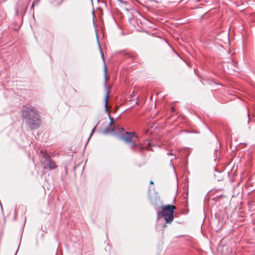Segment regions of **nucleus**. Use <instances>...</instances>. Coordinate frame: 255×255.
<instances>
[{"label":"nucleus","instance_id":"2eb2a0df","mask_svg":"<svg viewBox=\"0 0 255 255\" xmlns=\"http://www.w3.org/2000/svg\"><path fill=\"white\" fill-rule=\"evenodd\" d=\"M165 226V224H163V227H164Z\"/></svg>","mask_w":255,"mask_h":255},{"label":"nucleus","instance_id":"7ed1b4c3","mask_svg":"<svg viewBox=\"0 0 255 255\" xmlns=\"http://www.w3.org/2000/svg\"><path fill=\"white\" fill-rule=\"evenodd\" d=\"M176 207L173 205L162 207V210L157 213V220L163 218L166 223L171 224L173 220V213Z\"/></svg>","mask_w":255,"mask_h":255},{"label":"nucleus","instance_id":"f03ea898","mask_svg":"<svg viewBox=\"0 0 255 255\" xmlns=\"http://www.w3.org/2000/svg\"><path fill=\"white\" fill-rule=\"evenodd\" d=\"M133 137L137 139L138 138V136L136 135L134 132H126L120 137L122 140H124L126 143L129 144L130 148L134 150H135V148L136 147H138L141 149H146L147 150L151 149L152 144L149 140H146L143 144L140 143L138 144L135 140H133Z\"/></svg>","mask_w":255,"mask_h":255},{"label":"nucleus","instance_id":"9b49d317","mask_svg":"<svg viewBox=\"0 0 255 255\" xmlns=\"http://www.w3.org/2000/svg\"><path fill=\"white\" fill-rule=\"evenodd\" d=\"M167 154H168V155H173V154L172 153V152L171 151H169V152H168L167 153Z\"/></svg>","mask_w":255,"mask_h":255},{"label":"nucleus","instance_id":"ddd939ff","mask_svg":"<svg viewBox=\"0 0 255 255\" xmlns=\"http://www.w3.org/2000/svg\"><path fill=\"white\" fill-rule=\"evenodd\" d=\"M170 163H171L172 165H173V159H170Z\"/></svg>","mask_w":255,"mask_h":255},{"label":"nucleus","instance_id":"f8f14e48","mask_svg":"<svg viewBox=\"0 0 255 255\" xmlns=\"http://www.w3.org/2000/svg\"><path fill=\"white\" fill-rule=\"evenodd\" d=\"M113 124H114V123H112V122H110L109 124L108 127H111V126H112L113 125Z\"/></svg>","mask_w":255,"mask_h":255},{"label":"nucleus","instance_id":"423d86ee","mask_svg":"<svg viewBox=\"0 0 255 255\" xmlns=\"http://www.w3.org/2000/svg\"><path fill=\"white\" fill-rule=\"evenodd\" d=\"M109 90H108L107 91V93H106L105 98V108L106 112H107L108 113L109 112L108 108V99H109Z\"/></svg>","mask_w":255,"mask_h":255},{"label":"nucleus","instance_id":"f257e3e1","mask_svg":"<svg viewBox=\"0 0 255 255\" xmlns=\"http://www.w3.org/2000/svg\"><path fill=\"white\" fill-rule=\"evenodd\" d=\"M22 118L30 128H38L41 125L40 116L35 108L31 105L23 106L21 110Z\"/></svg>","mask_w":255,"mask_h":255},{"label":"nucleus","instance_id":"1a4fd4ad","mask_svg":"<svg viewBox=\"0 0 255 255\" xmlns=\"http://www.w3.org/2000/svg\"><path fill=\"white\" fill-rule=\"evenodd\" d=\"M96 128V127H95L91 131V135H90V137L92 135V134H93L94 131H95V129Z\"/></svg>","mask_w":255,"mask_h":255},{"label":"nucleus","instance_id":"9d476101","mask_svg":"<svg viewBox=\"0 0 255 255\" xmlns=\"http://www.w3.org/2000/svg\"><path fill=\"white\" fill-rule=\"evenodd\" d=\"M105 79L106 80V82H105V84L106 85L107 84V76L106 75V69H105Z\"/></svg>","mask_w":255,"mask_h":255},{"label":"nucleus","instance_id":"39448f33","mask_svg":"<svg viewBox=\"0 0 255 255\" xmlns=\"http://www.w3.org/2000/svg\"><path fill=\"white\" fill-rule=\"evenodd\" d=\"M115 132L114 128H111L110 127H107L103 131L104 134H113Z\"/></svg>","mask_w":255,"mask_h":255},{"label":"nucleus","instance_id":"0eeeda50","mask_svg":"<svg viewBox=\"0 0 255 255\" xmlns=\"http://www.w3.org/2000/svg\"><path fill=\"white\" fill-rule=\"evenodd\" d=\"M97 41H98V44H99V47L100 50L102 58L104 60V54H103V51L102 50V48H101V45L100 44V42H99V37H98V35L97 34Z\"/></svg>","mask_w":255,"mask_h":255},{"label":"nucleus","instance_id":"4468645a","mask_svg":"<svg viewBox=\"0 0 255 255\" xmlns=\"http://www.w3.org/2000/svg\"><path fill=\"white\" fill-rule=\"evenodd\" d=\"M150 184H153V182L152 181H150Z\"/></svg>","mask_w":255,"mask_h":255},{"label":"nucleus","instance_id":"6e6552de","mask_svg":"<svg viewBox=\"0 0 255 255\" xmlns=\"http://www.w3.org/2000/svg\"><path fill=\"white\" fill-rule=\"evenodd\" d=\"M109 119L110 120V122L112 123H114V119L112 117H111L110 116H109Z\"/></svg>","mask_w":255,"mask_h":255},{"label":"nucleus","instance_id":"20e7f679","mask_svg":"<svg viewBox=\"0 0 255 255\" xmlns=\"http://www.w3.org/2000/svg\"><path fill=\"white\" fill-rule=\"evenodd\" d=\"M42 155V163L44 165V168H50L51 169H54L56 167V165L54 161L51 159L50 155L46 152L43 153L41 152Z\"/></svg>","mask_w":255,"mask_h":255}]
</instances>
